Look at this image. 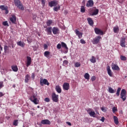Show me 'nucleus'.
<instances>
[{"mask_svg":"<svg viewBox=\"0 0 127 127\" xmlns=\"http://www.w3.org/2000/svg\"><path fill=\"white\" fill-rule=\"evenodd\" d=\"M14 2L15 3V5H16L17 7H18L20 9H21V10H23L24 9V8L23 7L22 4H21V2H20V0H14Z\"/></svg>","mask_w":127,"mask_h":127,"instance_id":"f257e3e1","label":"nucleus"},{"mask_svg":"<svg viewBox=\"0 0 127 127\" xmlns=\"http://www.w3.org/2000/svg\"><path fill=\"white\" fill-rule=\"evenodd\" d=\"M30 101L32 102V103H34L35 105H38L39 104V100L38 99H37V97H36V95H32L30 98Z\"/></svg>","mask_w":127,"mask_h":127,"instance_id":"f03ea898","label":"nucleus"},{"mask_svg":"<svg viewBox=\"0 0 127 127\" xmlns=\"http://www.w3.org/2000/svg\"><path fill=\"white\" fill-rule=\"evenodd\" d=\"M127 91L125 89L122 90L121 92V98L122 99L123 101H125L127 100Z\"/></svg>","mask_w":127,"mask_h":127,"instance_id":"7ed1b4c3","label":"nucleus"},{"mask_svg":"<svg viewBox=\"0 0 127 127\" xmlns=\"http://www.w3.org/2000/svg\"><path fill=\"white\" fill-rule=\"evenodd\" d=\"M101 39H102V37L98 36L93 39L92 42L93 44L94 45L99 44V43H100V40H101Z\"/></svg>","mask_w":127,"mask_h":127,"instance_id":"20e7f679","label":"nucleus"},{"mask_svg":"<svg viewBox=\"0 0 127 127\" xmlns=\"http://www.w3.org/2000/svg\"><path fill=\"white\" fill-rule=\"evenodd\" d=\"M40 83L41 86H44V85H47V86H49V82H48V80L45 78L43 79L41 78Z\"/></svg>","mask_w":127,"mask_h":127,"instance_id":"39448f33","label":"nucleus"},{"mask_svg":"<svg viewBox=\"0 0 127 127\" xmlns=\"http://www.w3.org/2000/svg\"><path fill=\"white\" fill-rule=\"evenodd\" d=\"M52 100L55 103H57L59 101V96L58 95H56L55 93H53L52 94Z\"/></svg>","mask_w":127,"mask_h":127,"instance_id":"423d86ee","label":"nucleus"},{"mask_svg":"<svg viewBox=\"0 0 127 127\" xmlns=\"http://www.w3.org/2000/svg\"><path fill=\"white\" fill-rule=\"evenodd\" d=\"M94 31L96 34H98V35H104V32L101 30V29H99L98 28H95L94 29Z\"/></svg>","mask_w":127,"mask_h":127,"instance_id":"0eeeda50","label":"nucleus"},{"mask_svg":"<svg viewBox=\"0 0 127 127\" xmlns=\"http://www.w3.org/2000/svg\"><path fill=\"white\" fill-rule=\"evenodd\" d=\"M58 4V1L53 0L49 2V5L51 7L56 6Z\"/></svg>","mask_w":127,"mask_h":127,"instance_id":"6e6552de","label":"nucleus"},{"mask_svg":"<svg viewBox=\"0 0 127 127\" xmlns=\"http://www.w3.org/2000/svg\"><path fill=\"white\" fill-rule=\"evenodd\" d=\"M107 70L109 76H110V77H113L114 76V73H113L112 70H111V67L109 65L107 66Z\"/></svg>","mask_w":127,"mask_h":127,"instance_id":"1a4fd4ad","label":"nucleus"},{"mask_svg":"<svg viewBox=\"0 0 127 127\" xmlns=\"http://www.w3.org/2000/svg\"><path fill=\"white\" fill-rule=\"evenodd\" d=\"M70 87V85L68 83L65 82L64 83L63 85V88L65 91H68L69 90V88Z\"/></svg>","mask_w":127,"mask_h":127,"instance_id":"9d476101","label":"nucleus"},{"mask_svg":"<svg viewBox=\"0 0 127 127\" xmlns=\"http://www.w3.org/2000/svg\"><path fill=\"white\" fill-rule=\"evenodd\" d=\"M87 7H92L94 5V1L93 0H89L87 1L86 4Z\"/></svg>","mask_w":127,"mask_h":127,"instance_id":"9b49d317","label":"nucleus"},{"mask_svg":"<svg viewBox=\"0 0 127 127\" xmlns=\"http://www.w3.org/2000/svg\"><path fill=\"white\" fill-rule=\"evenodd\" d=\"M112 70H115L116 71L120 70V67L117 64H112Z\"/></svg>","mask_w":127,"mask_h":127,"instance_id":"f8f14e48","label":"nucleus"},{"mask_svg":"<svg viewBox=\"0 0 127 127\" xmlns=\"http://www.w3.org/2000/svg\"><path fill=\"white\" fill-rule=\"evenodd\" d=\"M75 33L78 36V38L81 39L82 37H83V33L79 32V30H75Z\"/></svg>","mask_w":127,"mask_h":127,"instance_id":"ddd939ff","label":"nucleus"},{"mask_svg":"<svg viewBox=\"0 0 127 127\" xmlns=\"http://www.w3.org/2000/svg\"><path fill=\"white\" fill-rule=\"evenodd\" d=\"M26 66L28 67L31 64V57H27V62L26 63Z\"/></svg>","mask_w":127,"mask_h":127,"instance_id":"4468645a","label":"nucleus"},{"mask_svg":"<svg viewBox=\"0 0 127 127\" xmlns=\"http://www.w3.org/2000/svg\"><path fill=\"white\" fill-rule=\"evenodd\" d=\"M51 53L49 51H46L44 52V55L45 57H46V58H48V59H50L51 58V55H50Z\"/></svg>","mask_w":127,"mask_h":127,"instance_id":"2eb2a0df","label":"nucleus"},{"mask_svg":"<svg viewBox=\"0 0 127 127\" xmlns=\"http://www.w3.org/2000/svg\"><path fill=\"white\" fill-rule=\"evenodd\" d=\"M120 45L122 47H126V39L122 38L120 41Z\"/></svg>","mask_w":127,"mask_h":127,"instance_id":"dca6fc26","label":"nucleus"},{"mask_svg":"<svg viewBox=\"0 0 127 127\" xmlns=\"http://www.w3.org/2000/svg\"><path fill=\"white\" fill-rule=\"evenodd\" d=\"M41 124L42 125H51V122L49 120H43L41 121Z\"/></svg>","mask_w":127,"mask_h":127,"instance_id":"f3484780","label":"nucleus"},{"mask_svg":"<svg viewBox=\"0 0 127 127\" xmlns=\"http://www.w3.org/2000/svg\"><path fill=\"white\" fill-rule=\"evenodd\" d=\"M52 31H53V33L54 34H58V33H59V29H58V28L56 27H53Z\"/></svg>","mask_w":127,"mask_h":127,"instance_id":"a211bd4d","label":"nucleus"},{"mask_svg":"<svg viewBox=\"0 0 127 127\" xmlns=\"http://www.w3.org/2000/svg\"><path fill=\"white\" fill-rule=\"evenodd\" d=\"M55 90L57 92V93H59V94H60L62 92L61 87H60V86L59 85L56 86Z\"/></svg>","mask_w":127,"mask_h":127,"instance_id":"6ab92c4d","label":"nucleus"},{"mask_svg":"<svg viewBox=\"0 0 127 127\" xmlns=\"http://www.w3.org/2000/svg\"><path fill=\"white\" fill-rule=\"evenodd\" d=\"M61 44L62 47H63L64 48V49H65V50H66V51L64 53H67V52H68V47H67V45H66V44L64 42H62Z\"/></svg>","mask_w":127,"mask_h":127,"instance_id":"aec40b11","label":"nucleus"},{"mask_svg":"<svg viewBox=\"0 0 127 127\" xmlns=\"http://www.w3.org/2000/svg\"><path fill=\"white\" fill-rule=\"evenodd\" d=\"M10 21L12 22V23H15V21H16V17L14 15H12V17L10 18Z\"/></svg>","mask_w":127,"mask_h":127,"instance_id":"412c9836","label":"nucleus"},{"mask_svg":"<svg viewBox=\"0 0 127 127\" xmlns=\"http://www.w3.org/2000/svg\"><path fill=\"white\" fill-rule=\"evenodd\" d=\"M46 31H47L48 34H51L52 33V27H49L47 28Z\"/></svg>","mask_w":127,"mask_h":127,"instance_id":"4be33fe9","label":"nucleus"},{"mask_svg":"<svg viewBox=\"0 0 127 127\" xmlns=\"http://www.w3.org/2000/svg\"><path fill=\"white\" fill-rule=\"evenodd\" d=\"M54 11H58L59 10H60V5L57 4V5L55 6L53 8Z\"/></svg>","mask_w":127,"mask_h":127,"instance_id":"5701e85b","label":"nucleus"},{"mask_svg":"<svg viewBox=\"0 0 127 127\" xmlns=\"http://www.w3.org/2000/svg\"><path fill=\"white\" fill-rule=\"evenodd\" d=\"M11 69L14 72H17L18 71V68H17V66L16 65H12Z\"/></svg>","mask_w":127,"mask_h":127,"instance_id":"b1692460","label":"nucleus"},{"mask_svg":"<svg viewBox=\"0 0 127 127\" xmlns=\"http://www.w3.org/2000/svg\"><path fill=\"white\" fill-rule=\"evenodd\" d=\"M29 80H30V75H29V74H27L25 77V82L28 83Z\"/></svg>","mask_w":127,"mask_h":127,"instance_id":"393cba45","label":"nucleus"},{"mask_svg":"<svg viewBox=\"0 0 127 127\" xmlns=\"http://www.w3.org/2000/svg\"><path fill=\"white\" fill-rule=\"evenodd\" d=\"M17 45H18L19 46H20L21 47H24V46L25 45V43L21 41H19L17 42Z\"/></svg>","mask_w":127,"mask_h":127,"instance_id":"a878e982","label":"nucleus"},{"mask_svg":"<svg viewBox=\"0 0 127 127\" xmlns=\"http://www.w3.org/2000/svg\"><path fill=\"white\" fill-rule=\"evenodd\" d=\"M87 21L88 22L89 24H90L91 26L94 25V22H93V20H92V18H88Z\"/></svg>","mask_w":127,"mask_h":127,"instance_id":"bb28decb","label":"nucleus"},{"mask_svg":"<svg viewBox=\"0 0 127 127\" xmlns=\"http://www.w3.org/2000/svg\"><path fill=\"white\" fill-rule=\"evenodd\" d=\"M99 13V9L95 8L94 10L92 13L91 14V15H97Z\"/></svg>","mask_w":127,"mask_h":127,"instance_id":"cd10ccee","label":"nucleus"},{"mask_svg":"<svg viewBox=\"0 0 127 127\" xmlns=\"http://www.w3.org/2000/svg\"><path fill=\"white\" fill-rule=\"evenodd\" d=\"M114 123L116 125H119V119L116 116H114Z\"/></svg>","mask_w":127,"mask_h":127,"instance_id":"c85d7f7f","label":"nucleus"},{"mask_svg":"<svg viewBox=\"0 0 127 127\" xmlns=\"http://www.w3.org/2000/svg\"><path fill=\"white\" fill-rule=\"evenodd\" d=\"M90 62H91V63H96V57H95L94 56H92L91 57V59L90 60Z\"/></svg>","mask_w":127,"mask_h":127,"instance_id":"c756f323","label":"nucleus"},{"mask_svg":"<svg viewBox=\"0 0 127 127\" xmlns=\"http://www.w3.org/2000/svg\"><path fill=\"white\" fill-rule=\"evenodd\" d=\"M53 23V21H52V20H48L47 21V25L48 26H50Z\"/></svg>","mask_w":127,"mask_h":127,"instance_id":"7c9ffc66","label":"nucleus"},{"mask_svg":"<svg viewBox=\"0 0 127 127\" xmlns=\"http://www.w3.org/2000/svg\"><path fill=\"white\" fill-rule=\"evenodd\" d=\"M113 30L115 33H118V32H119V30H120V29L119 28V27H115L113 28Z\"/></svg>","mask_w":127,"mask_h":127,"instance_id":"2f4dec72","label":"nucleus"},{"mask_svg":"<svg viewBox=\"0 0 127 127\" xmlns=\"http://www.w3.org/2000/svg\"><path fill=\"white\" fill-rule=\"evenodd\" d=\"M0 8L1 10H5V9L7 8V6H5L4 5H0Z\"/></svg>","mask_w":127,"mask_h":127,"instance_id":"473e14b6","label":"nucleus"},{"mask_svg":"<svg viewBox=\"0 0 127 127\" xmlns=\"http://www.w3.org/2000/svg\"><path fill=\"white\" fill-rule=\"evenodd\" d=\"M84 77L85 79H86V80H89V79H90V74H89V73H86L84 74Z\"/></svg>","mask_w":127,"mask_h":127,"instance_id":"72a5a7b5","label":"nucleus"},{"mask_svg":"<svg viewBox=\"0 0 127 127\" xmlns=\"http://www.w3.org/2000/svg\"><path fill=\"white\" fill-rule=\"evenodd\" d=\"M89 115L90 117H92V118H96V113L94 111L90 113Z\"/></svg>","mask_w":127,"mask_h":127,"instance_id":"f704fd0d","label":"nucleus"},{"mask_svg":"<svg viewBox=\"0 0 127 127\" xmlns=\"http://www.w3.org/2000/svg\"><path fill=\"white\" fill-rule=\"evenodd\" d=\"M108 92L111 94H114V93H115V90L112 87H109Z\"/></svg>","mask_w":127,"mask_h":127,"instance_id":"c9c22d12","label":"nucleus"},{"mask_svg":"<svg viewBox=\"0 0 127 127\" xmlns=\"http://www.w3.org/2000/svg\"><path fill=\"white\" fill-rule=\"evenodd\" d=\"M121 90H122V88H121L120 87H119L117 89L116 95L117 96H118V97L120 96V93L121 92Z\"/></svg>","mask_w":127,"mask_h":127,"instance_id":"e433bc0d","label":"nucleus"},{"mask_svg":"<svg viewBox=\"0 0 127 127\" xmlns=\"http://www.w3.org/2000/svg\"><path fill=\"white\" fill-rule=\"evenodd\" d=\"M120 59L122 61H126V60H127V57H126L125 56H121Z\"/></svg>","mask_w":127,"mask_h":127,"instance_id":"4c0bfd02","label":"nucleus"},{"mask_svg":"<svg viewBox=\"0 0 127 127\" xmlns=\"http://www.w3.org/2000/svg\"><path fill=\"white\" fill-rule=\"evenodd\" d=\"M80 11L81 12H85V7L84 6H81V8H80Z\"/></svg>","mask_w":127,"mask_h":127,"instance_id":"58836bf2","label":"nucleus"},{"mask_svg":"<svg viewBox=\"0 0 127 127\" xmlns=\"http://www.w3.org/2000/svg\"><path fill=\"white\" fill-rule=\"evenodd\" d=\"M2 24L4 25V26H8V23L7 21L3 22Z\"/></svg>","mask_w":127,"mask_h":127,"instance_id":"ea45409f","label":"nucleus"},{"mask_svg":"<svg viewBox=\"0 0 127 127\" xmlns=\"http://www.w3.org/2000/svg\"><path fill=\"white\" fill-rule=\"evenodd\" d=\"M18 124V120H15L13 123V125L14 126H15V127H16V126H17Z\"/></svg>","mask_w":127,"mask_h":127,"instance_id":"a19ab883","label":"nucleus"},{"mask_svg":"<svg viewBox=\"0 0 127 127\" xmlns=\"http://www.w3.org/2000/svg\"><path fill=\"white\" fill-rule=\"evenodd\" d=\"M81 66V64L78 62H76L75 64V67H80Z\"/></svg>","mask_w":127,"mask_h":127,"instance_id":"79ce46f5","label":"nucleus"},{"mask_svg":"<svg viewBox=\"0 0 127 127\" xmlns=\"http://www.w3.org/2000/svg\"><path fill=\"white\" fill-rule=\"evenodd\" d=\"M92 111H93V109L91 108H89L87 110V112L88 114H89V115H90V113H92Z\"/></svg>","mask_w":127,"mask_h":127,"instance_id":"37998d69","label":"nucleus"},{"mask_svg":"<svg viewBox=\"0 0 127 127\" xmlns=\"http://www.w3.org/2000/svg\"><path fill=\"white\" fill-rule=\"evenodd\" d=\"M4 50L5 52H6L8 50V46H4Z\"/></svg>","mask_w":127,"mask_h":127,"instance_id":"c03bdc74","label":"nucleus"},{"mask_svg":"<svg viewBox=\"0 0 127 127\" xmlns=\"http://www.w3.org/2000/svg\"><path fill=\"white\" fill-rule=\"evenodd\" d=\"M113 113H115V112H117L118 111V109L116 107H114L112 108Z\"/></svg>","mask_w":127,"mask_h":127,"instance_id":"a18cd8bd","label":"nucleus"},{"mask_svg":"<svg viewBox=\"0 0 127 127\" xmlns=\"http://www.w3.org/2000/svg\"><path fill=\"white\" fill-rule=\"evenodd\" d=\"M68 62H67V60H64V62H63V65H64V66H65V65L68 64Z\"/></svg>","mask_w":127,"mask_h":127,"instance_id":"49530a36","label":"nucleus"},{"mask_svg":"<svg viewBox=\"0 0 127 127\" xmlns=\"http://www.w3.org/2000/svg\"><path fill=\"white\" fill-rule=\"evenodd\" d=\"M45 2H46L45 0H41V3H42V4L43 6H45Z\"/></svg>","mask_w":127,"mask_h":127,"instance_id":"de8ad7c7","label":"nucleus"},{"mask_svg":"<svg viewBox=\"0 0 127 127\" xmlns=\"http://www.w3.org/2000/svg\"><path fill=\"white\" fill-rule=\"evenodd\" d=\"M3 87V82H0V89H1Z\"/></svg>","mask_w":127,"mask_h":127,"instance_id":"09e8293b","label":"nucleus"},{"mask_svg":"<svg viewBox=\"0 0 127 127\" xmlns=\"http://www.w3.org/2000/svg\"><path fill=\"white\" fill-rule=\"evenodd\" d=\"M31 77H32L33 80H34V79H35V74H34V73H32Z\"/></svg>","mask_w":127,"mask_h":127,"instance_id":"8fccbe9b","label":"nucleus"},{"mask_svg":"<svg viewBox=\"0 0 127 127\" xmlns=\"http://www.w3.org/2000/svg\"><path fill=\"white\" fill-rule=\"evenodd\" d=\"M80 43H82V44H85L86 43V42L83 39H81Z\"/></svg>","mask_w":127,"mask_h":127,"instance_id":"3c124183","label":"nucleus"},{"mask_svg":"<svg viewBox=\"0 0 127 127\" xmlns=\"http://www.w3.org/2000/svg\"><path fill=\"white\" fill-rule=\"evenodd\" d=\"M57 48L58 49H61V44H58L57 46Z\"/></svg>","mask_w":127,"mask_h":127,"instance_id":"603ef678","label":"nucleus"},{"mask_svg":"<svg viewBox=\"0 0 127 127\" xmlns=\"http://www.w3.org/2000/svg\"><path fill=\"white\" fill-rule=\"evenodd\" d=\"M44 101H45V102H47V103H48L49 102H50V99H49V98H46Z\"/></svg>","mask_w":127,"mask_h":127,"instance_id":"864d4df0","label":"nucleus"},{"mask_svg":"<svg viewBox=\"0 0 127 127\" xmlns=\"http://www.w3.org/2000/svg\"><path fill=\"white\" fill-rule=\"evenodd\" d=\"M96 80V77L95 76H92L91 77V81H94Z\"/></svg>","mask_w":127,"mask_h":127,"instance_id":"5fc2aeb1","label":"nucleus"},{"mask_svg":"<svg viewBox=\"0 0 127 127\" xmlns=\"http://www.w3.org/2000/svg\"><path fill=\"white\" fill-rule=\"evenodd\" d=\"M44 49H47V48H48V46L46 44H44Z\"/></svg>","mask_w":127,"mask_h":127,"instance_id":"6e6d98bb","label":"nucleus"},{"mask_svg":"<svg viewBox=\"0 0 127 127\" xmlns=\"http://www.w3.org/2000/svg\"><path fill=\"white\" fill-rule=\"evenodd\" d=\"M3 96H4V93L0 92V98H1V97H3Z\"/></svg>","mask_w":127,"mask_h":127,"instance_id":"4d7b16f0","label":"nucleus"},{"mask_svg":"<svg viewBox=\"0 0 127 127\" xmlns=\"http://www.w3.org/2000/svg\"><path fill=\"white\" fill-rule=\"evenodd\" d=\"M101 111H102L103 112H106V108L105 107H102L101 108Z\"/></svg>","mask_w":127,"mask_h":127,"instance_id":"13d9d810","label":"nucleus"},{"mask_svg":"<svg viewBox=\"0 0 127 127\" xmlns=\"http://www.w3.org/2000/svg\"><path fill=\"white\" fill-rule=\"evenodd\" d=\"M27 40L28 42V43H31L32 42L31 40L29 39V38H27Z\"/></svg>","mask_w":127,"mask_h":127,"instance_id":"bf43d9fd","label":"nucleus"},{"mask_svg":"<svg viewBox=\"0 0 127 127\" xmlns=\"http://www.w3.org/2000/svg\"><path fill=\"white\" fill-rule=\"evenodd\" d=\"M100 121H101L102 123H104V122H105V117H103L102 119L100 120Z\"/></svg>","mask_w":127,"mask_h":127,"instance_id":"052dcab7","label":"nucleus"},{"mask_svg":"<svg viewBox=\"0 0 127 127\" xmlns=\"http://www.w3.org/2000/svg\"><path fill=\"white\" fill-rule=\"evenodd\" d=\"M66 125H68V126H71L72 125L71 124V123L67 122H66Z\"/></svg>","mask_w":127,"mask_h":127,"instance_id":"680f3d73","label":"nucleus"},{"mask_svg":"<svg viewBox=\"0 0 127 127\" xmlns=\"http://www.w3.org/2000/svg\"><path fill=\"white\" fill-rule=\"evenodd\" d=\"M5 13L6 14H7L8 13V8H6V9H5Z\"/></svg>","mask_w":127,"mask_h":127,"instance_id":"e2e57ef3","label":"nucleus"},{"mask_svg":"<svg viewBox=\"0 0 127 127\" xmlns=\"http://www.w3.org/2000/svg\"><path fill=\"white\" fill-rule=\"evenodd\" d=\"M0 50L1 51H2V47H1V45L0 44Z\"/></svg>","mask_w":127,"mask_h":127,"instance_id":"0e129e2a","label":"nucleus"},{"mask_svg":"<svg viewBox=\"0 0 127 127\" xmlns=\"http://www.w3.org/2000/svg\"><path fill=\"white\" fill-rule=\"evenodd\" d=\"M13 88H15V85H13Z\"/></svg>","mask_w":127,"mask_h":127,"instance_id":"69168bd1","label":"nucleus"},{"mask_svg":"<svg viewBox=\"0 0 127 127\" xmlns=\"http://www.w3.org/2000/svg\"><path fill=\"white\" fill-rule=\"evenodd\" d=\"M37 108H38V109H39V108H40V107L39 106H38Z\"/></svg>","mask_w":127,"mask_h":127,"instance_id":"338daca9","label":"nucleus"},{"mask_svg":"<svg viewBox=\"0 0 127 127\" xmlns=\"http://www.w3.org/2000/svg\"><path fill=\"white\" fill-rule=\"evenodd\" d=\"M23 127H24V126H23Z\"/></svg>","mask_w":127,"mask_h":127,"instance_id":"774afa93","label":"nucleus"}]
</instances>
